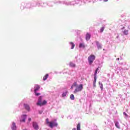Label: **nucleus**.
Returning <instances> with one entry per match:
<instances>
[{
  "label": "nucleus",
  "instance_id": "obj_1",
  "mask_svg": "<svg viewBox=\"0 0 130 130\" xmlns=\"http://www.w3.org/2000/svg\"><path fill=\"white\" fill-rule=\"evenodd\" d=\"M45 123L47 124V126H49L51 128H53L54 127H57V123L54 121H49L48 118L46 119Z\"/></svg>",
  "mask_w": 130,
  "mask_h": 130
},
{
  "label": "nucleus",
  "instance_id": "obj_2",
  "mask_svg": "<svg viewBox=\"0 0 130 130\" xmlns=\"http://www.w3.org/2000/svg\"><path fill=\"white\" fill-rule=\"evenodd\" d=\"M94 60H95V56H94V55H90L89 57H88V62L89 63V65H91Z\"/></svg>",
  "mask_w": 130,
  "mask_h": 130
},
{
  "label": "nucleus",
  "instance_id": "obj_3",
  "mask_svg": "<svg viewBox=\"0 0 130 130\" xmlns=\"http://www.w3.org/2000/svg\"><path fill=\"white\" fill-rule=\"evenodd\" d=\"M83 90V84H80L76 89H75V90H74V93L76 94L78 92H80Z\"/></svg>",
  "mask_w": 130,
  "mask_h": 130
},
{
  "label": "nucleus",
  "instance_id": "obj_4",
  "mask_svg": "<svg viewBox=\"0 0 130 130\" xmlns=\"http://www.w3.org/2000/svg\"><path fill=\"white\" fill-rule=\"evenodd\" d=\"M99 68H100V67H98L95 70V72H94V80L93 81V86L94 87H95V83L96 82V74L98 71H99Z\"/></svg>",
  "mask_w": 130,
  "mask_h": 130
},
{
  "label": "nucleus",
  "instance_id": "obj_5",
  "mask_svg": "<svg viewBox=\"0 0 130 130\" xmlns=\"http://www.w3.org/2000/svg\"><path fill=\"white\" fill-rule=\"evenodd\" d=\"M46 104H47V102H46V101H43V102H38V103H37V105H38L39 106H43L46 105Z\"/></svg>",
  "mask_w": 130,
  "mask_h": 130
},
{
  "label": "nucleus",
  "instance_id": "obj_6",
  "mask_svg": "<svg viewBox=\"0 0 130 130\" xmlns=\"http://www.w3.org/2000/svg\"><path fill=\"white\" fill-rule=\"evenodd\" d=\"M32 127L35 130H38L39 129V125L36 122H32Z\"/></svg>",
  "mask_w": 130,
  "mask_h": 130
},
{
  "label": "nucleus",
  "instance_id": "obj_7",
  "mask_svg": "<svg viewBox=\"0 0 130 130\" xmlns=\"http://www.w3.org/2000/svg\"><path fill=\"white\" fill-rule=\"evenodd\" d=\"M22 119L20 120L21 122H25V119H26V115H23L21 116Z\"/></svg>",
  "mask_w": 130,
  "mask_h": 130
},
{
  "label": "nucleus",
  "instance_id": "obj_8",
  "mask_svg": "<svg viewBox=\"0 0 130 130\" xmlns=\"http://www.w3.org/2000/svg\"><path fill=\"white\" fill-rule=\"evenodd\" d=\"M72 130H81V125L80 123L77 124V129L76 128H73Z\"/></svg>",
  "mask_w": 130,
  "mask_h": 130
},
{
  "label": "nucleus",
  "instance_id": "obj_9",
  "mask_svg": "<svg viewBox=\"0 0 130 130\" xmlns=\"http://www.w3.org/2000/svg\"><path fill=\"white\" fill-rule=\"evenodd\" d=\"M40 89V86L39 85H35V92H37Z\"/></svg>",
  "mask_w": 130,
  "mask_h": 130
},
{
  "label": "nucleus",
  "instance_id": "obj_10",
  "mask_svg": "<svg viewBox=\"0 0 130 130\" xmlns=\"http://www.w3.org/2000/svg\"><path fill=\"white\" fill-rule=\"evenodd\" d=\"M79 48H85V45L83 43H80L79 44Z\"/></svg>",
  "mask_w": 130,
  "mask_h": 130
},
{
  "label": "nucleus",
  "instance_id": "obj_11",
  "mask_svg": "<svg viewBox=\"0 0 130 130\" xmlns=\"http://www.w3.org/2000/svg\"><path fill=\"white\" fill-rule=\"evenodd\" d=\"M115 126H116V127H117V128L118 129L120 128V126H119V123H118V122H116L115 123Z\"/></svg>",
  "mask_w": 130,
  "mask_h": 130
},
{
  "label": "nucleus",
  "instance_id": "obj_12",
  "mask_svg": "<svg viewBox=\"0 0 130 130\" xmlns=\"http://www.w3.org/2000/svg\"><path fill=\"white\" fill-rule=\"evenodd\" d=\"M90 39V34L89 33L86 34V40L89 41Z\"/></svg>",
  "mask_w": 130,
  "mask_h": 130
},
{
  "label": "nucleus",
  "instance_id": "obj_13",
  "mask_svg": "<svg viewBox=\"0 0 130 130\" xmlns=\"http://www.w3.org/2000/svg\"><path fill=\"white\" fill-rule=\"evenodd\" d=\"M12 130H16V125L15 123H12Z\"/></svg>",
  "mask_w": 130,
  "mask_h": 130
},
{
  "label": "nucleus",
  "instance_id": "obj_14",
  "mask_svg": "<svg viewBox=\"0 0 130 130\" xmlns=\"http://www.w3.org/2000/svg\"><path fill=\"white\" fill-rule=\"evenodd\" d=\"M48 78V74H46L44 77H43V80L45 81Z\"/></svg>",
  "mask_w": 130,
  "mask_h": 130
},
{
  "label": "nucleus",
  "instance_id": "obj_15",
  "mask_svg": "<svg viewBox=\"0 0 130 130\" xmlns=\"http://www.w3.org/2000/svg\"><path fill=\"white\" fill-rule=\"evenodd\" d=\"M70 67H71V68H75L76 65L73 62H70Z\"/></svg>",
  "mask_w": 130,
  "mask_h": 130
},
{
  "label": "nucleus",
  "instance_id": "obj_16",
  "mask_svg": "<svg viewBox=\"0 0 130 130\" xmlns=\"http://www.w3.org/2000/svg\"><path fill=\"white\" fill-rule=\"evenodd\" d=\"M24 107L25 108V109L27 111H29V106L26 104H24Z\"/></svg>",
  "mask_w": 130,
  "mask_h": 130
},
{
  "label": "nucleus",
  "instance_id": "obj_17",
  "mask_svg": "<svg viewBox=\"0 0 130 130\" xmlns=\"http://www.w3.org/2000/svg\"><path fill=\"white\" fill-rule=\"evenodd\" d=\"M99 84L100 85H101V86H100L101 90L102 91H103V90L104 89V87H103V84H102V83H101V82H99Z\"/></svg>",
  "mask_w": 130,
  "mask_h": 130
},
{
  "label": "nucleus",
  "instance_id": "obj_18",
  "mask_svg": "<svg viewBox=\"0 0 130 130\" xmlns=\"http://www.w3.org/2000/svg\"><path fill=\"white\" fill-rule=\"evenodd\" d=\"M123 34H124V35H128V30L125 29L123 31Z\"/></svg>",
  "mask_w": 130,
  "mask_h": 130
},
{
  "label": "nucleus",
  "instance_id": "obj_19",
  "mask_svg": "<svg viewBox=\"0 0 130 130\" xmlns=\"http://www.w3.org/2000/svg\"><path fill=\"white\" fill-rule=\"evenodd\" d=\"M70 44L72 46L71 49H74V48L75 47V44H74V43L73 42L70 43Z\"/></svg>",
  "mask_w": 130,
  "mask_h": 130
},
{
  "label": "nucleus",
  "instance_id": "obj_20",
  "mask_svg": "<svg viewBox=\"0 0 130 130\" xmlns=\"http://www.w3.org/2000/svg\"><path fill=\"white\" fill-rule=\"evenodd\" d=\"M96 44L98 46V49H102V46H101V45L99 44V42H96Z\"/></svg>",
  "mask_w": 130,
  "mask_h": 130
},
{
  "label": "nucleus",
  "instance_id": "obj_21",
  "mask_svg": "<svg viewBox=\"0 0 130 130\" xmlns=\"http://www.w3.org/2000/svg\"><path fill=\"white\" fill-rule=\"evenodd\" d=\"M70 99H71V100H74L75 99L74 95L71 94V95L70 96Z\"/></svg>",
  "mask_w": 130,
  "mask_h": 130
},
{
  "label": "nucleus",
  "instance_id": "obj_22",
  "mask_svg": "<svg viewBox=\"0 0 130 130\" xmlns=\"http://www.w3.org/2000/svg\"><path fill=\"white\" fill-rule=\"evenodd\" d=\"M104 29H105V27H101V29H100L101 33H102L103 32H104Z\"/></svg>",
  "mask_w": 130,
  "mask_h": 130
},
{
  "label": "nucleus",
  "instance_id": "obj_23",
  "mask_svg": "<svg viewBox=\"0 0 130 130\" xmlns=\"http://www.w3.org/2000/svg\"><path fill=\"white\" fill-rule=\"evenodd\" d=\"M42 102V96L39 97V99L38 100V102Z\"/></svg>",
  "mask_w": 130,
  "mask_h": 130
},
{
  "label": "nucleus",
  "instance_id": "obj_24",
  "mask_svg": "<svg viewBox=\"0 0 130 130\" xmlns=\"http://www.w3.org/2000/svg\"><path fill=\"white\" fill-rule=\"evenodd\" d=\"M35 94L36 95V96H39L40 95H41V93H37V91H35Z\"/></svg>",
  "mask_w": 130,
  "mask_h": 130
},
{
  "label": "nucleus",
  "instance_id": "obj_25",
  "mask_svg": "<svg viewBox=\"0 0 130 130\" xmlns=\"http://www.w3.org/2000/svg\"><path fill=\"white\" fill-rule=\"evenodd\" d=\"M62 97H64L67 95V92L62 93V94L61 95Z\"/></svg>",
  "mask_w": 130,
  "mask_h": 130
},
{
  "label": "nucleus",
  "instance_id": "obj_26",
  "mask_svg": "<svg viewBox=\"0 0 130 130\" xmlns=\"http://www.w3.org/2000/svg\"><path fill=\"white\" fill-rule=\"evenodd\" d=\"M72 86L76 87L77 86V83L75 82V83H74V84H73V85H72Z\"/></svg>",
  "mask_w": 130,
  "mask_h": 130
},
{
  "label": "nucleus",
  "instance_id": "obj_27",
  "mask_svg": "<svg viewBox=\"0 0 130 130\" xmlns=\"http://www.w3.org/2000/svg\"><path fill=\"white\" fill-rule=\"evenodd\" d=\"M123 115H124V116H125V117H128V115H127V114L125 112H123Z\"/></svg>",
  "mask_w": 130,
  "mask_h": 130
},
{
  "label": "nucleus",
  "instance_id": "obj_28",
  "mask_svg": "<svg viewBox=\"0 0 130 130\" xmlns=\"http://www.w3.org/2000/svg\"><path fill=\"white\" fill-rule=\"evenodd\" d=\"M43 113L42 111H39V114H41Z\"/></svg>",
  "mask_w": 130,
  "mask_h": 130
},
{
  "label": "nucleus",
  "instance_id": "obj_29",
  "mask_svg": "<svg viewBox=\"0 0 130 130\" xmlns=\"http://www.w3.org/2000/svg\"><path fill=\"white\" fill-rule=\"evenodd\" d=\"M31 121V118H28V122H30Z\"/></svg>",
  "mask_w": 130,
  "mask_h": 130
},
{
  "label": "nucleus",
  "instance_id": "obj_30",
  "mask_svg": "<svg viewBox=\"0 0 130 130\" xmlns=\"http://www.w3.org/2000/svg\"><path fill=\"white\" fill-rule=\"evenodd\" d=\"M74 87V86H72L71 87V89H73V88Z\"/></svg>",
  "mask_w": 130,
  "mask_h": 130
},
{
  "label": "nucleus",
  "instance_id": "obj_31",
  "mask_svg": "<svg viewBox=\"0 0 130 130\" xmlns=\"http://www.w3.org/2000/svg\"><path fill=\"white\" fill-rule=\"evenodd\" d=\"M104 2H108V0H104Z\"/></svg>",
  "mask_w": 130,
  "mask_h": 130
},
{
  "label": "nucleus",
  "instance_id": "obj_32",
  "mask_svg": "<svg viewBox=\"0 0 130 130\" xmlns=\"http://www.w3.org/2000/svg\"><path fill=\"white\" fill-rule=\"evenodd\" d=\"M117 60H119V58H117Z\"/></svg>",
  "mask_w": 130,
  "mask_h": 130
}]
</instances>
